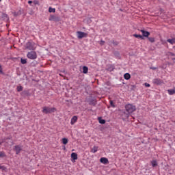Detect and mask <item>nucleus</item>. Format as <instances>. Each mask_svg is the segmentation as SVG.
Instances as JSON below:
<instances>
[{
    "mask_svg": "<svg viewBox=\"0 0 175 175\" xmlns=\"http://www.w3.org/2000/svg\"><path fill=\"white\" fill-rule=\"evenodd\" d=\"M6 157V153L5 152H0V158H5Z\"/></svg>",
    "mask_w": 175,
    "mask_h": 175,
    "instance_id": "22",
    "label": "nucleus"
},
{
    "mask_svg": "<svg viewBox=\"0 0 175 175\" xmlns=\"http://www.w3.org/2000/svg\"><path fill=\"white\" fill-rule=\"evenodd\" d=\"M90 105H92V106H95L96 105V100H92L90 103Z\"/></svg>",
    "mask_w": 175,
    "mask_h": 175,
    "instance_id": "24",
    "label": "nucleus"
},
{
    "mask_svg": "<svg viewBox=\"0 0 175 175\" xmlns=\"http://www.w3.org/2000/svg\"><path fill=\"white\" fill-rule=\"evenodd\" d=\"M49 13H55V8L50 7L49 9Z\"/></svg>",
    "mask_w": 175,
    "mask_h": 175,
    "instance_id": "23",
    "label": "nucleus"
},
{
    "mask_svg": "<svg viewBox=\"0 0 175 175\" xmlns=\"http://www.w3.org/2000/svg\"><path fill=\"white\" fill-rule=\"evenodd\" d=\"M169 95H174L175 94V89H170L167 90Z\"/></svg>",
    "mask_w": 175,
    "mask_h": 175,
    "instance_id": "14",
    "label": "nucleus"
},
{
    "mask_svg": "<svg viewBox=\"0 0 175 175\" xmlns=\"http://www.w3.org/2000/svg\"><path fill=\"white\" fill-rule=\"evenodd\" d=\"M125 109L129 113H133V111H136V106L132 104H127L125 106Z\"/></svg>",
    "mask_w": 175,
    "mask_h": 175,
    "instance_id": "4",
    "label": "nucleus"
},
{
    "mask_svg": "<svg viewBox=\"0 0 175 175\" xmlns=\"http://www.w3.org/2000/svg\"><path fill=\"white\" fill-rule=\"evenodd\" d=\"M152 83L156 85H162V84H163V80L159 78H156L152 80Z\"/></svg>",
    "mask_w": 175,
    "mask_h": 175,
    "instance_id": "6",
    "label": "nucleus"
},
{
    "mask_svg": "<svg viewBox=\"0 0 175 175\" xmlns=\"http://www.w3.org/2000/svg\"><path fill=\"white\" fill-rule=\"evenodd\" d=\"M28 3H29V5H31V3H32V1H29Z\"/></svg>",
    "mask_w": 175,
    "mask_h": 175,
    "instance_id": "33",
    "label": "nucleus"
},
{
    "mask_svg": "<svg viewBox=\"0 0 175 175\" xmlns=\"http://www.w3.org/2000/svg\"><path fill=\"white\" fill-rule=\"evenodd\" d=\"M91 151L93 154H95L98 151V146H94Z\"/></svg>",
    "mask_w": 175,
    "mask_h": 175,
    "instance_id": "20",
    "label": "nucleus"
},
{
    "mask_svg": "<svg viewBox=\"0 0 175 175\" xmlns=\"http://www.w3.org/2000/svg\"><path fill=\"white\" fill-rule=\"evenodd\" d=\"M77 36L78 39H83V38H87L88 33L83 31H77Z\"/></svg>",
    "mask_w": 175,
    "mask_h": 175,
    "instance_id": "5",
    "label": "nucleus"
},
{
    "mask_svg": "<svg viewBox=\"0 0 175 175\" xmlns=\"http://www.w3.org/2000/svg\"><path fill=\"white\" fill-rule=\"evenodd\" d=\"M77 120H78L77 116H73L70 120L71 125H75V124H76V122H77Z\"/></svg>",
    "mask_w": 175,
    "mask_h": 175,
    "instance_id": "11",
    "label": "nucleus"
},
{
    "mask_svg": "<svg viewBox=\"0 0 175 175\" xmlns=\"http://www.w3.org/2000/svg\"><path fill=\"white\" fill-rule=\"evenodd\" d=\"M21 64H23V65H24V64H27V59H21Z\"/></svg>",
    "mask_w": 175,
    "mask_h": 175,
    "instance_id": "26",
    "label": "nucleus"
},
{
    "mask_svg": "<svg viewBox=\"0 0 175 175\" xmlns=\"http://www.w3.org/2000/svg\"><path fill=\"white\" fill-rule=\"evenodd\" d=\"M100 162L104 165H107V163H109V159L106 157H102L100 159Z\"/></svg>",
    "mask_w": 175,
    "mask_h": 175,
    "instance_id": "10",
    "label": "nucleus"
},
{
    "mask_svg": "<svg viewBox=\"0 0 175 175\" xmlns=\"http://www.w3.org/2000/svg\"><path fill=\"white\" fill-rule=\"evenodd\" d=\"M25 49H27V50H31V51H33L36 50V44L33 42H28L26 44Z\"/></svg>",
    "mask_w": 175,
    "mask_h": 175,
    "instance_id": "1",
    "label": "nucleus"
},
{
    "mask_svg": "<svg viewBox=\"0 0 175 175\" xmlns=\"http://www.w3.org/2000/svg\"><path fill=\"white\" fill-rule=\"evenodd\" d=\"M55 111H57V109L55 107L50 108L49 107H44L42 108V113L44 114H49V113H55Z\"/></svg>",
    "mask_w": 175,
    "mask_h": 175,
    "instance_id": "2",
    "label": "nucleus"
},
{
    "mask_svg": "<svg viewBox=\"0 0 175 175\" xmlns=\"http://www.w3.org/2000/svg\"><path fill=\"white\" fill-rule=\"evenodd\" d=\"M0 169H3V166L0 165Z\"/></svg>",
    "mask_w": 175,
    "mask_h": 175,
    "instance_id": "34",
    "label": "nucleus"
},
{
    "mask_svg": "<svg viewBox=\"0 0 175 175\" xmlns=\"http://www.w3.org/2000/svg\"><path fill=\"white\" fill-rule=\"evenodd\" d=\"M62 143H63V144H68V139L63 138L62 139Z\"/></svg>",
    "mask_w": 175,
    "mask_h": 175,
    "instance_id": "25",
    "label": "nucleus"
},
{
    "mask_svg": "<svg viewBox=\"0 0 175 175\" xmlns=\"http://www.w3.org/2000/svg\"><path fill=\"white\" fill-rule=\"evenodd\" d=\"M133 36H134V38H136L137 39H142V40L144 39L143 36L140 34H133Z\"/></svg>",
    "mask_w": 175,
    "mask_h": 175,
    "instance_id": "12",
    "label": "nucleus"
},
{
    "mask_svg": "<svg viewBox=\"0 0 175 175\" xmlns=\"http://www.w3.org/2000/svg\"><path fill=\"white\" fill-rule=\"evenodd\" d=\"M140 32H142V36H144V38H148V36L150 34V32H148L147 31H145V30H143V29H141Z\"/></svg>",
    "mask_w": 175,
    "mask_h": 175,
    "instance_id": "9",
    "label": "nucleus"
},
{
    "mask_svg": "<svg viewBox=\"0 0 175 175\" xmlns=\"http://www.w3.org/2000/svg\"><path fill=\"white\" fill-rule=\"evenodd\" d=\"M167 42H168V43H170V44H174L175 38L168 39V40H167Z\"/></svg>",
    "mask_w": 175,
    "mask_h": 175,
    "instance_id": "17",
    "label": "nucleus"
},
{
    "mask_svg": "<svg viewBox=\"0 0 175 175\" xmlns=\"http://www.w3.org/2000/svg\"><path fill=\"white\" fill-rule=\"evenodd\" d=\"M112 43L114 46H117L118 44V42L116 41H113Z\"/></svg>",
    "mask_w": 175,
    "mask_h": 175,
    "instance_id": "30",
    "label": "nucleus"
},
{
    "mask_svg": "<svg viewBox=\"0 0 175 175\" xmlns=\"http://www.w3.org/2000/svg\"><path fill=\"white\" fill-rule=\"evenodd\" d=\"M23 90V87L22 86H18L17 87V91L18 92H21V91Z\"/></svg>",
    "mask_w": 175,
    "mask_h": 175,
    "instance_id": "27",
    "label": "nucleus"
},
{
    "mask_svg": "<svg viewBox=\"0 0 175 175\" xmlns=\"http://www.w3.org/2000/svg\"><path fill=\"white\" fill-rule=\"evenodd\" d=\"M124 78L125 80H129V79H131V75L129 73H126L124 75Z\"/></svg>",
    "mask_w": 175,
    "mask_h": 175,
    "instance_id": "15",
    "label": "nucleus"
},
{
    "mask_svg": "<svg viewBox=\"0 0 175 175\" xmlns=\"http://www.w3.org/2000/svg\"><path fill=\"white\" fill-rule=\"evenodd\" d=\"M59 76H62V75L59 74Z\"/></svg>",
    "mask_w": 175,
    "mask_h": 175,
    "instance_id": "37",
    "label": "nucleus"
},
{
    "mask_svg": "<svg viewBox=\"0 0 175 175\" xmlns=\"http://www.w3.org/2000/svg\"><path fill=\"white\" fill-rule=\"evenodd\" d=\"M0 73H2V66L0 65Z\"/></svg>",
    "mask_w": 175,
    "mask_h": 175,
    "instance_id": "32",
    "label": "nucleus"
},
{
    "mask_svg": "<svg viewBox=\"0 0 175 175\" xmlns=\"http://www.w3.org/2000/svg\"><path fill=\"white\" fill-rule=\"evenodd\" d=\"M21 150H23L21 146L16 145L14 146V150L16 151V154H18L20 152H21Z\"/></svg>",
    "mask_w": 175,
    "mask_h": 175,
    "instance_id": "7",
    "label": "nucleus"
},
{
    "mask_svg": "<svg viewBox=\"0 0 175 175\" xmlns=\"http://www.w3.org/2000/svg\"><path fill=\"white\" fill-rule=\"evenodd\" d=\"M49 21H59V18L54 16V15H51L49 18Z\"/></svg>",
    "mask_w": 175,
    "mask_h": 175,
    "instance_id": "8",
    "label": "nucleus"
},
{
    "mask_svg": "<svg viewBox=\"0 0 175 175\" xmlns=\"http://www.w3.org/2000/svg\"><path fill=\"white\" fill-rule=\"evenodd\" d=\"M3 143V142H0V146H1V144H2Z\"/></svg>",
    "mask_w": 175,
    "mask_h": 175,
    "instance_id": "35",
    "label": "nucleus"
},
{
    "mask_svg": "<svg viewBox=\"0 0 175 175\" xmlns=\"http://www.w3.org/2000/svg\"><path fill=\"white\" fill-rule=\"evenodd\" d=\"M151 164L153 167H155V166H158V163L157 162V160L152 161Z\"/></svg>",
    "mask_w": 175,
    "mask_h": 175,
    "instance_id": "16",
    "label": "nucleus"
},
{
    "mask_svg": "<svg viewBox=\"0 0 175 175\" xmlns=\"http://www.w3.org/2000/svg\"><path fill=\"white\" fill-rule=\"evenodd\" d=\"M144 85H145L146 87H151V85H150V83H144Z\"/></svg>",
    "mask_w": 175,
    "mask_h": 175,
    "instance_id": "31",
    "label": "nucleus"
},
{
    "mask_svg": "<svg viewBox=\"0 0 175 175\" xmlns=\"http://www.w3.org/2000/svg\"><path fill=\"white\" fill-rule=\"evenodd\" d=\"M1 1H2V0H0V2H1Z\"/></svg>",
    "mask_w": 175,
    "mask_h": 175,
    "instance_id": "38",
    "label": "nucleus"
},
{
    "mask_svg": "<svg viewBox=\"0 0 175 175\" xmlns=\"http://www.w3.org/2000/svg\"><path fill=\"white\" fill-rule=\"evenodd\" d=\"M110 105L111 107H116V105H114V103H113V100H110Z\"/></svg>",
    "mask_w": 175,
    "mask_h": 175,
    "instance_id": "28",
    "label": "nucleus"
},
{
    "mask_svg": "<svg viewBox=\"0 0 175 175\" xmlns=\"http://www.w3.org/2000/svg\"><path fill=\"white\" fill-rule=\"evenodd\" d=\"M71 158L72 159H73L74 161H76V159H77V154L76 152H72L71 154Z\"/></svg>",
    "mask_w": 175,
    "mask_h": 175,
    "instance_id": "13",
    "label": "nucleus"
},
{
    "mask_svg": "<svg viewBox=\"0 0 175 175\" xmlns=\"http://www.w3.org/2000/svg\"><path fill=\"white\" fill-rule=\"evenodd\" d=\"M100 46H103V44H105V41L100 40Z\"/></svg>",
    "mask_w": 175,
    "mask_h": 175,
    "instance_id": "29",
    "label": "nucleus"
},
{
    "mask_svg": "<svg viewBox=\"0 0 175 175\" xmlns=\"http://www.w3.org/2000/svg\"><path fill=\"white\" fill-rule=\"evenodd\" d=\"M36 3H38V2H35V4L36 5Z\"/></svg>",
    "mask_w": 175,
    "mask_h": 175,
    "instance_id": "36",
    "label": "nucleus"
},
{
    "mask_svg": "<svg viewBox=\"0 0 175 175\" xmlns=\"http://www.w3.org/2000/svg\"><path fill=\"white\" fill-rule=\"evenodd\" d=\"M27 57L29 59H36V58H38V54L36 53V51H31L27 53Z\"/></svg>",
    "mask_w": 175,
    "mask_h": 175,
    "instance_id": "3",
    "label": "nucleus"
},
{
    "mask_svg": "<svg viewBox=\"0 0 175 175\" xmlns=\"http://www.w3.org/2000/svg\"><path fill=\"white\" fill-rule=\"evenodd\" d=\"M98 122L100 124H106V120L102 119V118H98Z\"/></svg>",
    "mask_w": 175,
    "mask_h": 175,
    "instance_id": "21",
    "label": "nucleus"
},
{
    "mask_svg": "<svg viewBox=\"0 0 175 175\" xmlns=\"http://www.w3.org/2000/svg\"><path fill=\"white\" fill-rule=\"evenodd\" d=\"M83 73H84V74L88 73V67H87V66L83 67Z\"/></svg>",
    "mask_w": 175,
    "mask_h": 175,
    "instance_id": "18",
    "label": "nucleus"
},
{
    "mask_svg": "<svg viewBox=\"0 0 175 175\" xmlns=\"http://www.w3.org/2000/svg\"><path fill=\"white\" fill-rule=\"evenodd\" d=\"M148 39L150 43H154L155 42V38L152 37H148Z\"/></svg>",
    "mask_w": 175,
    "mask_h": 175,
    "instance_id": "19",
    "label": "nucleus"
}]
</instances>
